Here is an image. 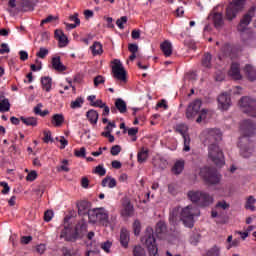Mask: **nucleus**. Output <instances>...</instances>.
I'll return each mask as SVG.
<instances>
[{
	"label": "nucleus",
	"instance_id": "nucleus-1",
	"mask_svg": "<svg viewBox=\"0 0 256 256\" xmlns=\"http://www.w3.org/2000/svg\"><path fill=\"white\" fill-rule=\"evenodd\" d=\"M201 139L206 145H209V159L216 166L222 167L225 164L224 154L216 142L222 139V133L218 128H206L201 133Z\"/></svg>",
	"mask_w": 256,
	"mask_h": 256
},
{
	"label": "nucleus",
	"instance_id": "nucleus-2",
	"mask_svg": "<svg viewBox=\"0 0 256 256\" xmlns=\"http://www.w3.org/2000/svg\"><path fill=\"white\" fill-rule=\"evenodd\" d=\"M200 216V211L196 206L190 204L185 208L176 207L170 213L169 221L172 225H177L179 221H182L188 228L194 226V219Z\"/></svg>",
	"mask_w": 256,
	"mask_h": 256
},
{
	"label": "nucleus",
	"instance_id": "nucleus-3",
	"mask_svg": "<svg viewBox=\"0 0 256 256\" xmlns=\"http://www.w3.org/2000/svg\"><path fill=\"white\" fill-rule=\"evenodd\" d=\"M89 223L98 226L109 227L113 220L109 219V213L104 208H95L88 212Z\"/></svg>",
	"mask_w": 256,
	"mask_h": 256
},
{
	"label": "nucleus",
	"instance_id": "nucleus-4",
	"mask_svg": "<svg viewBox=\"0 0 256 256\" xmlns=\"http://www.w3.org/2000/svg\"><path fill=\"white\" fill-rule=\"evenodd\" d=\"M188 198L191 202L197 203L200 207H209L214 203V198L209 192L203 190H190Z\"/></svg>",
	"mask_w": 256,
	"mask_h": 256
},
{
	"label": "nucleus",
	"instance_id": "nucleus-5",
	"mask_svg": "<svg viewBox=\"0 0 256 256\" xmlns=\"http://www.w3.org/2000/svg\"><path fill=\"white\" fill-rule=\"evenodd\" d=\"M141 241L146 246L149 256H158V245L154 238V231L151 227L146 229L145 235Z\"/></svg>",
	"mask_w": 256,
	"mask_h": 256
},
{
	"label": "nucleus",
	"instance_id": "nucleus-6",
	"mask_svg": "<svg viewBox=\"0 0 256 256\" xmlns=\"http://www.w3.org/2000/svg\"><path fill=\"white\" fill-rule=\"evenodd\" d=\"M196 173H199L200 177L210 185H217L221 179V176L219 173H217V170L207 168V166L204 168H199V170H196Z\"/></svg>",
	"mask_w": 256,
	"mask_h": 256
},
{
	"label": "nucleus",
	"instance_id": "nucleus-7",
	"mask_svg": "<svg viewBox=\"0 0 256 256\" xmlns=\"http://www.w3.org/2000/svg\"><path fill=\"white\" fill-rule=\"evenodd\" d=\"M240 105V110L242 112L252 118H256V99L249 97V96H244L242 99H240L239 102Z\"/></svg>",
	"mask_w": 256,
	"mask_h": 256
},
{
	"label": "nucleus",
	"instance_id": "nucleus-8",
	"mask_svg": "<svg viewBox=\"0 0 256 256\" xmlns=\"http://www.w3.org/2000/svg\"><path fill=\"white\" fill-rule=\"evenodd\" d=\"M253 15L248 13L240 19V23L236 26V31L240 33V37L244 38V36L250 37L251 30L249 29V25L252 22Z\"/></svg>",
	"mask_w": 256,
	"mask_h": 256
},
{
	"label": "nucleus",
	"instance_id": "nucleus-9",
	"mask_svg": "<svg viewBox=\"0 0 256 256\" xmlns=\"http://www.w3.org/2000/svg\"><path fill=\"white\" fill-rule=\"evenodd\" d=\"M88 251L86 252L85 256H91V254L99 253V247L107 254L111 253L112 242L106 241L101 244H98L95 241H92L90 244L87 245Z\"/></svg>",
	"mask_w": 256,
	"mask_h": 256
},
{
	"label": "nucleus",
	"instance_id": "nucleus-10",
	"mask_svg": "<svg viewBox=\"0 0 256 256\" xmlns=\"http://www.w3.org/2000/svg\"><path fill=\"white\" fill-rule=\"evenodd\" d=\"M245 5L244 0H234L228 8H226V19L232 21L237 17V13L243 9Z\"/></svg>",
	"mask_w": 256,
	"mask_h": 256
},
{
	"label": "nucleus",
	"instance_id": "nucleus-11",
	"mask_svg": "<svg viewBox=\"0 0 256 256\" xmlns=\"http://www.w3.org/2000/svg\"><path fill=\"white\" fill-rule=\"evenodd\" d=\"M256 132V124L251 119H244L240 122V134L244 137H251Z\"/></svg>",
	"mask_w": 256,
	"mask_h": 256
},
{
	"label": "nucleus",
	"instance_id": "nucleus-12",
	"mask_svg": "<svg viewBox=\"0 0 256 256\" xmlns=\"http://www.w3.org/2000/svg\"><path fill=\"white\" fill-rule=\"evenodd\" d=\"M113 64H114L112 66L113 77L120 82H126V71L121 61L118 59H115L113 61Z\"/></svg>",
	"mask_w": 256,
	"mask_h": 256
},
{
	"label": "nucleus",
	"instance_id": "nucleus-13",
	"mask_svg": "<svg viewBox=\"0 0 256 256\" xmlns=\"http://www.w3.org/2000/svg\"><path fill=\"white\" fill-rule=\"evenodd\" d=\"M176 131L180 133L184 139V152H189L191 150L190 144H191V138L188 134V126L184 123H180L176 125Z\"/></svg>",
	"mask_w": 256,
	"mask_h": 256
},
{
	"label": "nucleus",
	"instance_id": "nucleus-14",
	"mask_svg": "<svg viewBox=\"0 0 256 256\" xmlns=\"http://www.w3.org/2000/svg\"><path fill=\"white\" fill-rule=\"evenodd\" d=\"M202 106V101L196 99L192 101L187 107L186 117L188 120H194V118L200 113Z\"/></svg>",
	"mask_w": 256,
	"mask_h": 256
},
{
	"label": "nucleus",
	"instance_id": "nucleus-15",
	"mask_svg": "<svg viewBox=\"0 0 256 256\" xmlns=\"http://www.w3.org/2000/svg\"><path fill=\"white\" fill-rule=\"evenodd\" d=\"M228 76L232 78V80H241L243 78L241 74L240 64L238 62H232L230 65V70H228Z\"/></svg>",
	"mask_w": 256,
	"mask_h": 256
},
{
	"label": "nucleus",
	"instance_id": "nucleus-16",
	"mask_svg": "<svg viewBox=\"0 0 256 256\" xmlns=\"http://www.w3.org/2000/svg\"><path fill=\"white\" fill-rule=\"evenodd\" d=\"M219 109L227 111L231 106V97L227 93H222L218 98Z\"/></svg>",
	"mask_w": 256,
	"mask_h": 256
},
{
	"label": "nucleus",
	"instance_id": "nucleus-17",
	"mask_svg": "<svg viewBox=\"0 0 256 256\" xmlns=\"http://www.w3.org/2000/svg\"><path fill=\"white\" fill-rule=\"evenodd\" d=\"M255 151L253 143L240 144V155L244 158H250Z\"/></svg>",
	"mask_w": 256,
	"mask_h": 256
},
{
	"label": "nucleus",
	"instance_id": "nucleus-18",
	"mask_svg": "<svg viewBox=\"0 0 256 256\" xmlns=\"http://www.w3.org/2000/svg\"><path fill=\"white\" fill-rule=\"evenodd\" d=\"M244 75H246L248 81H256V68L251 64H246V66H244Z\"/></svg>",
	"mask_w": 256,
	"mask_h": 256
},
{
	"label": "nucleus",
	"instance_id": "nucleus-19",
	"mask_svg": "<svg viewBox=\"0 0 256 256\" xmlns=\"http://www.w3.org/2000/svg\"><path fill=\"white\" fill-rule=\"evenodd\" d=\"M54 35L58 40L60 48H65L68 45V38L66 37L65 33H63V30L56 29Z\"/></svg>",
	"mask_w": 256,
	"mask_h": 256
},
{
	"label": "nucleus",
	"instance_id": "nucleus-20",
	"mask_svg": "<svg viewBox=\"0 0 256 256\" xmlns=\"http://www.w3.org/2000/svg\"><path fill=\"white\" fill-rule=\"evenodd\" d=\"M60 237L65 239L66 241H72L73 239H75L73 229L70 226L65 225Z\"/></svg>",
	"mask_w": 256,
	"mask_h": 256
},
{
	"label": "nucleus",
	"instance_id": "nucleus-21",
	"mask_svg": "<svg viewBox=\"0 0 256 256\" xmlns=\"http://www.w3.org/2000/svg\"><path fill=\"white\" fill-rule=\"evenodd\" d=\"M52 68L58 72H63L66 70L65 65L61 62V57L52 58Z\"/></svg>",
	"mask_w": 256,
	"mask_h": 256
},
{
	"label": "nucleus",
	"instance_id": "nucleus-22",
	"mask_svg": "<svg viewBox=\"0 0 256 256\" xmlns=\"http://www.w3.org/2000/svg\"><path fill=\"white\" fill-rule=\"evenodd\" d=\"M51 122L54 127L60 128L65 123V116L63 114H54Z\"/></svg>",
	"mask_w": 256,
	"mask_h": 256
},
{
	"label": "nucleus",
	"instance_id": "nucleus-23",
	"mask_svg": "<svg viewBox=\"0 0 256 256\" xmlns=\"http://www.w3.org/2000/svg\"><path fill=\"white\" fill-rule=\"evenodd\" d=\"M161 50L164 53L166 57H170L172 55L173 49H172V43L169 40H165L161 44Z\"/></svg>",
	"mask_w": 256,
	"mask_h": 256
},
{
	"label": "nucleus",
	"instance_id": "nucleus-24",
	"mask_svg": "<svg viewBox=\"0 0 256 256\" xmlns=\"http://www.w3.org/2000/svg\"><path fill=\"white\" fill-rule=\"evenodd\" d=\"M77 208H78V213L80 215H85L86 213L88 214V212L90 211V204L89 202H86V200H82L81 202H78L77 204Z\"/></svg>",
	"mask_w": 256,
	"mask_h": 256
},
{
	"label": "nucleus",
	"instance_id": "nucleus-25",
	"mask_svg": "<svg viewBox=\"0 0 256 256\" xmlns=\"http://www.w3.org/2000/svg\"><path fill=\"white\" fill-rule=\"evenodd\" d=\"M86 117H87L88 121L90 122V124L96 125L99 115H98V112L96 110L90 109V110L87 111Z\"/></svg>",
	"mask_w": 256,
	"mask_h": 256
},
{
	"label": "nucleus",
	"instance_id": "nucleus-26",
	"mask_svg": "<svg viewBox=\"0 0 256 256\" xmlns=\"http://www.w3.org/2000/svg\"><path fill=\"white\" fill-rule=\"evenodd\" d=\"M20 120L26 126L37 127V124H38L37 117H33V116L32 117L21 116Z\"/></svg>",
	"mask_w": 256,
	"mask_h": 256
},
{
	"label": "nucleus",
	"instance_id": "nucleus-27",
	"mask_svg": "<svg viewBox=\"0 0 256 256\" xmlns=\"http://www.w3.org/2000/svg\"><path fill=\"white\" fill-rule=\"evenodd\" d=\"M90 50L93 56H100L103 54L102 44L97 41L90 47Z\"/></svg>",
	"mask_w": 256,
	"mask_h": 256
},
{
	"label": "nucleus",
	"instance_id": "nucleus-28",
	"mask_svg": "<svg viewBox=\"0 0 256 256\" xmlns=\"http://www.w3.org/2000/svg\"><path fill=\"white\" fill-rule=\"evenodd\" d=\"M130 240L129 233L126 229H122L120 233V243L124 248L128 247V243Z\"/></svg>",
	"mask_w": 256,
	"mask_h": 256
},
{
	"label": "nucleus",
	"instance_id": "nucleus-29",
	"mask_svg": "<svg viewBox=\"0 0 256 256\" xmlns=\"http://www.w3.org/2000/svg\"><path fill=\"white\" fill-rule=\"evenodd\" d=\"M123 209H122V215L123 216H130L133 212V206L130 204L129 200H123Z\"/></svg>",
	"mask_w": 256,
	"mask_h": 256
},
{
	"label": "nucleus",
	"instance_id": "nucleus-30",
	"mask_svg": "<svg viewBox=\"0 0 256 256\" xmlns=\"http://www.w3.org/2000/svg\"><path fill=\"white\" fill-rule=\"evenodd\" d=\"M117 185V182L115 180V178H111V176H106L103 180H102V186L103 187H108L110 189L115 188Z\"/></svg>",
	"mask_w": 256,
	"mask_h": 256
},
{
	"label": "nucleus",
	"instance_id": "nucleus-31",
	"mask_svg": "<svg viewBox=\"0 0 256 256\" xmlns=\"http://www.w3.org/2000/svg\"><path fill=\"white\" fill-rule=\"evenodd\" d=\"M11 109V104L9 99H2V96H0V112L5 113L9 112Z\"/></svg>",
	"mask_w": 256,
	"mask_h": 256
},
{
	"label": "nucleus",
	"instance_id": "nucleus-32",
	"mask_svg": "<svg viewBox=\"0 0 256 256\" xmlns=\"http://www.w3.org/2000/svg\"><path fill=\"white\" fill-rule=\"evenodd\" d=\"M184 170V161L183 160H178L175 162V165L172 168V172L175 175H179L183 172Z\"/></svg>",
	"mask_w": 256,
	"mask_h": 256
},
{
	"label": "nucleus",
	"instance_id": "nucleus-33",
	"mask_svg": "<svg viewBox=\"0 0 256 256\" xmlns=\"http://www.w3.org/2000/svg\"><path fill=\"white\" fill-rule=\"evenodd\" d=\"M115 107L119 110L121 114H124L127 111V105L125 101L121 98L116 99Z\"/></svg>",
	"mask_w": 256,
	"mask_h": 256
},
{
	"label": "nucleus",
	"instance_id": "nucleus-34",
	"mask_svg": "<svg viewBox=\"0 0 256 256\" xmlns=\"http://www.w3.org/2000/svg\"><path fill=\"white\" fill-rule=\"evenodd\" d=\"M138 162L145 163L148 159V149L142 147L141 150L137 154Z\"/></svg>",
	"mask_w": 256,
	"mask_h": 256
},
{
	"label": "nucleus",
	"instance_id": "nucleus-35",
	"mask_svg": "<svg viewBox=\"0 0 256 256\" xmlns=\"http://www.w3.org/2000/svg\"><path fill=\"white\" fill-rule=\"evenodd\" d=\"M42 88L46 92H51L52 80L51 77H42Z\"/></svg>",
	"mask_w": 256,
	"mask_h": 256
},
{
	"label": "nucleus",
	"instance_id": "nucleus-36",
	"mask_svg": "<svg viewBox=\"0 0 256 256\" xmlns=\"http://www.w3.org/2000/svg\"><path fill=\"white\" fill-rule=\"evenodd\" d=\"M213 20L216 28H221L224 25L222 13H214Z\"/></svg>",
	"mask_w": 256,
	"mask_h": 256
},
{
	"label": "nucleus",
	"instance_id": "nucleus-37",
	"mask_svg": "<svg viewBox=\"0 0 256 256\" xmlns=\"http://www.w3.org/2000/svg\"><path fill=\"white\" fill-rule=\"evenodd\" d=\"M255 203L256 198H254L253 196H248V198H246L245 208L250 211H255Z\"/></svg>",
	"mask_w": 256,
	"mask_h": 256
},
{
	"label": "nucleus",
	"instance_id": "nucleus-38",
	"mask_svg": "<svg viewBox=\"0 0 256 256\" xmlns=\"http://www.w3.org/2000/svg\"><path fill=\"white\" fill-rule=\"evenodd\" d=\"M212 55L210 53H206L202 59V66L206 69L211 68Z\"/></svg>",
	"mask_w": 256,
	"mask_h": 256
},
{
	"label": "nucleus",
	"instance_id": "nucleus-39",
	"mask_svg": "<svg viewBox=\"0 0 256 256\" xmlns=\"http://www.w3.org/2000/svg\"><path fill=\"white\" fill-rule=\"evenodd\" d=\"M84 104V98L83 97H77L75 100H73L70 104L71 109H79Z\"/></svg>",
	"mask_w": 256,
	"mask_h": 256
},
{
	"label": "nucleus",
	"instance_id": "nucleus-40",
	"mask_svg": "<svg viewBox=\"0 0 256 256\" xmlns=\"http://www.w3.org/2000/svg\"><path fill=\"white\" fill-rule=\"evenodd\" d=\"M198 118L196 120L197 123H201L203 121H206L209 117V111L207 109H202L199 111Z\"/></svg>",
	"mask_w": 256,
	"mask_h": 256
},
{
	"label": "nucleus",
	"instance_id": "nucleus-41",
	"mask_svg": "<svg viewBox=\"0 0 256 256\" xmlns=\"http://www.w3.org/2000/svg\"><path fill=\"white\" fill-rule=\"evenodd\" d=\"M92 173L103 177L106 174V169L104 168L103 164H99V166H96L94 170H92Z\"/></svg>",
	"mask_w": 256,
	"mask_h": 256
},
{
	"label": "nucleus",
	"instance_id": "nucleus-42",
	"mask_svg": "<svg viewBox=\"0 0 256 256\" xmlns=\"http://www.w3.org/2000/svg\"><path fill=\"white\" fill-rule=\"evenodd\" d=\"M133 256H146L145 249L140 245H137L133 248Z\"/></svg>",
	"mask_w": 256,
	"mask_h": 256
},
{
	"label": "nucleus",
	"instance_id": "nucleus-43",
	"mask_svg": "<svg viewBox=\"0 0 256 256\" xmlns=\"http://www.w3.org/2000/svg\"><path fill=\"white\" fill-rule=\"evenodd\" d=\"M49 55V49L45 48V47H40L39 51L36 53V56L39 59H45L46 56Z\"/></svg>",
	"mask_w": 256,
	"mask_h": 256
},
{
	"label": "nucleus",
	"instance_id": "nucleus-44",
	"mask_svg": "<svg viewBox=\"0 0 256 256\" xmlns=\"http://www.w3.org/2000/svg\"><path fill=\"white\" fill-rule=\"evenodd\" d=\"M128 18L126 16H122L120 19L116 21V24L120 30L124 29V25H126Z\"/></svg>",
	"mask_w": 256,
	"mask_h": 256
},
{
	"label": "nucleus",
	"instance_id": "nucleus-45",
	"mask_svg": "<svg viewBox=\"0 0 256 256\" xmlns=\"http://www.w3.org/2000/svg\"><path fill=\"white\" fill-rule=\"evenodd\" d=\"M220 251V247L214 246L212 249L208 251L207 256H220Z\"/></svg>",
	"mask_w": 256,
	"mask_h": 256
},
{
	"label": "nucleus",
	"instance_id": "nucleus-46",
	"mask_svg": "<svg viewBox=\"0 0 256 256\" xmlns=\"http://www.w3.org/2000/svg\"><path fill=\"white\" fill-rule=\"evenodd\" d=\"M44 143L48 144L49 142H53V136L50 132V130H44Z\"/></svg>",
	"mask_w": 256,
	"mask_h": 256
},
{
	"label": "nucleus",
	"instance_id": "nucleus-47",
	"mask_svg": "<svg viewBox=\"0 0 256 256\" xmlns=\"http://www.w3.org/2000/svg\"><path fill=\"white\" fill-rule=\"evenodd\" d=\"M138 133L137 127H132L128 129V135L132 137V141L135 142L137 140L136 134Z\"/></svg>",
	"mask_w": 256,
	"mask_h": 256
},
{
	"label": "nucleus",
	"instance_id": "nucleus-48",
	"mask_svg": "<svg viewBox=\"0 0 256 256\" xmlns=\"http://www.w3.org/2000/svg\"><path fill=\"white\" fill-rule=\"evenodd\" d=\"M166 231V225L164 222H159L156 226V233L158 235L164 233Z\"/></svg>",
	"mask_w": 256,
	"mask_h": 256
},
{
	"label": "nucleus",
	"instance_id": "nucleus-49",
	"mask_svg": "<svg viewBox=\"0 0 256 256\" xmlns=\"http://www.w3.org/2000/svg\"><path fill=\"white\" fill-rule=\"evenodd\" d=\"M58 17L57 16H53V15H49L46 19H43L41 21V26L45 25V24H49L53 21H57Z\"/></svg>",
	"mask_w": 256,
	"mask_h": 256
},
{
	"label": "nucleus",
	"instance_id": "nucleus-50",
	"mask_svg": "<svg viewBox=\"0 0 256 256\" xmlns=\"http://www.w3.org/2000/svg\"><path fill=\"white\" fill-rule=\"evenodd\" d=\"M230 204H228L227 202H225V200H222L221 202H217L216 204V209H223V210H227L229 209Z\"/></svg>",
	"mask_w": 256,
	"mask_h": 256
},
{
	"label": "nucleus",
	"instance_id": "nucleus-51",
	"mask_svg": "<svg viewBox=\"0 0 256 256\" xmlns=\"http://www.w3.org/2000/svg\"><path fill=\"white\" fill-rule=\"evenodd\" d=\"M58 171L69 172L68 160H62L61 166H58Z\"/></svg>",
	"mask_w": 256,
	"mask_h": 256
},
{
	"label": "nucleus",
	"instance_id": "nucleus-52",
	"mask_svg": "<svg viewBox=\"0 0 256 256\" xmlns=\"http://www.w3.org/2000/svg\"><path fill=\"white\" fill-rule=\"evenodd\" d=\"M105 78L101 75H98L94 78V86L98 87L101 84H104Z\"/></svg>",
	"mask_w": 256,
	"mask_h": 256
},
{
	"label": "nucleus",
	"instance_id": "nucleus-53",
	"mask_svg": "<svg viewBox=\"0 0 256 256\" xmlns=\"http://www.w3.org/2000/svg\"><path fill=\"white\" fill-rule=\"evenodd\" d=\"M10 53V47L7 43H3L1 44V48H0V54L4 55V54H8Z\"/></svg>",
	"mask_w": 256,
	"mask_h": 256
},
{
	"label": "nucleus",
	"instance_id": "nucleus-54",
	"mask_svg": "<svg viewBox=\"0 0 256 256\" xmlns=\"http://www.w3.org/2000/svg\"><path fill=\"white\" fill-rule=\"evenodd\" d=\"M134 234L138 236L141 232V224L139 221H135L133 224Z\"/></svg>",
	"mask_w": 256,
	"mask_h": 256
},
{
	"label": "nucleus",
	"instance_id": "nucleus-55",
	"mask_svg": "<svg viewBox=\"0 0 256 256\" xmlns=\"http://www.w3.org/2000/svg\"><path fill=\"white\" fill-rule=\"evenodd\" d=\"M35 179H37V172H35V170H32L31 172H29L28 176H26V180L29 182H33L35 181Z\"/></svg>",
	"mask_w": 256,
	"mask_h": 256
},
{
	"label": "nucleus",
	"instance_id": "nucleus-56",
	"mask_svg": "<svg viewBox=\"0 0 256 256\" xmlns=\"http://www.w3.org/2000/svg\"><path fill=\"white\" fill-rule=\"evenodd\" d=\"M120 152H121V147H120V145H114V146H112V148H111V155H112V156H117V155H119Z\"/></svg>",
	"mask_w": 256,
	"mask_h": 256
},
{
	"label": "nucleus",
	"instance_id": "nucleus-57",
	"mask_svg": "<svg viewBox=\"0 0 256 256\" xmlns=\"http://www.w3.org/2000/svg\"><path fill=\"white\" fill-rule=\"evenodd\" d=\"M19 56H20V60L23 62H25L29 59V53H27V51H25V50L19 51Z\"/></svg>",
	"mask_w": 256,
	"mask_h": 256
},
{
	"label": "nucleus",
	"instance_id": "nucleus-58",
	"mask_svg": "<svg viewBox=\"0 0 256 256\" xmlns=\"http://www.w3.org/2000/svg\"><path fill=\"white\" fill-rule=\"evenodd\" d=\"M215 79L217 82H222L225 80V73L223 71H219L216 73Z\"/></svg>",
	"mask_w": 256,
	"mask_h": 256
},
{
	"label": "nucleus",
	"instance_id": "nucleus-59",
	"mask_svg": "<svg viewBox=\"0 0 256 256\" xmlns=\"http://www.w3.org/2000/svg\"><path fill=\"white\" fill-rule=\"evenodd\" d=\"M105 105L106 104L101 99L95 100V102L92 103V107L101 108V109L105 107Z\"/></svg>",
	"mask_w": 256,
	"mask_h": 256
},
{
	"label": "nucleus",
	"instance_id": "nucleus-60",
	"mask_svg": "<svg viewBox=\"0 0 256 256\" xmlns=\"http://www.w3.org/2000/svg\"><path fill=\"white\" fill-rule=\"evenodd\" d=\"M69 20H70L71 22H74V23L76 24V26H79V25H80V19L78 18V14H77V13H75L74 15H71V16L69 17Z\"/></svg>",
	"mask_w": 256,
	"mask_h": 256
},
{
	"label": "nucleus",
	"instance_id": "nucleus-61",
	"mask_svg": "<svg viewBox=\"0 0 256 256\" xmlns=\"http://www.w3.org/2000/svg\"><path fill=\"white\" fill-rule=\"evenodd\" d=\"M240 245V240L239 239H235L232 240V243L228 244V246H226V249L230 250L233 247H238Z\"/></svg>",
	"mask_w": 256,
	"mask_h": 256
},
{
	"label": "nucleus",
	"instance_id": "nucleus-62",
	"mask_svg": "<svg viewBox=\"0 0 256 256\" xmlns=\"http://www.w3.org/2000/svg\"><path fill=\"white\" fill-rule=\"evenodd\" d=\"M62 255L63 256H74V252L68 248H62Z\"/></svg>",
	"mask_w": 256,
	"mask_h": 256
},
{
	"label": "nucleus",
	"instance_id": "nucleus-63",
	"mask_svg": "<svg viewBox=\"0 0 256 256\" xmlns=\"http://www.w3.org/2000/svg\"><path fill=\"white\" fill-rule=\"evenodd\" d=\"M51 219H53V211H46L44 214V220L49 222Z\"/></svg>",
	"mask_w": 256,
	"mask_h": 256
},
{
	"label": "nucleus",
	"instance_id": "nucleus-64",
	"mask_svg": "<svg viewBox=\"0 0 256 256\" xmlns=\"http://www.w3.org/2000/svg\"><path fill=\"white\" fill-rule=\"evenodd\" d=\"M200 240V235L199 234H196L195 236H192L190 238V242L194 245H196Z\"/></svg>",
	"mask_w": 256,
	"mask_h": 256
}]
</instances>
